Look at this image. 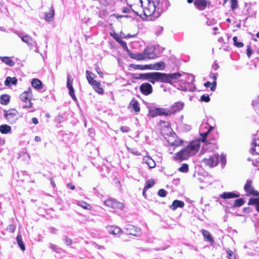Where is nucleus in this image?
<instances>
[{
    "mask_svg": "<svg viewBox=\"0 0 259 259\" xmlns=\"http://www.w3.org/2000/svg\"><path fill=\"white\" fill-rule=\"evenodd\" d=\"M8 230L10 232H12V233L14 232L15 231V226L14 225H10L9 226V228H8Z\"/></svg>",
    "mask_w": 259,
    "mask_h": 259,
    "instance_id": "nucleus-60",
    "label": "nucleus"
},
{
    "mask_svg": "<svg viewBox=\"0 0 259 259\" xmlns=\"http://www.w3.org/2000/svg\"><path fill=\"white\" fill-rule=\"evenodd\" d=\"M107 229L109 234L115 236H119L122 233L121 229L117 226H108Z\"/></svg>",
    "mask_w": 259,
    "mask_h": 259,
    "instance_id": "nucleus-17",
    "label": "nucleus"
},
{
    "mask_svg": "<svg viewBox=\"0 0 259 259\" xmlns=\"http://www.w3.org/2000/svg\"><path fill=\"white\" fill-rule=\"evenodd\" d=\"M54 16V9L53 6H52L50 8V12L45 13L46 20L48 22L51 21L53 19Z\"/></svg>",
    "mask_w": 259,
    "mask_h": 259,
    "instance_id": "nucleus-29",
    "label": "nucleus"
},
{
    "mask_svg": "<svg viewBox=\"0 0 259 259\" xmlns=\"http://www.w3.org/2000/svg\"><path fill=\"white\" fill-rule=\"evenodd\" d=\"M251 145L252 146L250 150V153L252 155L255 154L259 155V138L254 139Z\"/></svg>",
    "mask_w": 259,
    "mask_h": 259,
    "instance_id": "nucleus-16",
    "label": "nucleus"
},
{
    "mask_svg": "<svg viewBox=\"0 0 259 259\" xmlns=\"http://www.w3.org/2000/svg\"><path fill=\"white\" fill-rule=\"evenodd\" d=\"M67 187L71 190H74L75 189V186L71 183L67 184Z\"/></svg>",
    "mask_w": 259,
    "mask_h": 259,
    "instance_id": "nucleus-64",
    "label": "nucleus"
},
{
    "mask_svg": "<svg viewBox=\"0 0 259 259\" xmlns=\"http://www.w3.org/2000/svg\"><path fill=\"white\" fill-rule=\"evenodd\" d=\"M189 167L188 165L186 163H184L179 168V170L182 172H186L188 171Z\"/></svg>",
    "mask_w": 259,
    "mask_h": 259,
    "instance_id": "nucleus-44",
    "label": "nucleus"
},
{
    "mask_svg": "<svg viewBox=\"0 0 259 259\" xmlns=\"http://www.w3.org/2000/svg\"><path fill=\"white\" fill-rule=\"evenodd\" d=\"M135 78L147 80L152 84H154L156 82H158L155 72L140 73L139 74V76L136 77Z\"/></svg>",
    "mask_w": 259,
    "mask_h": 259,
    "instance_id": "nucleus-7",
    "label": "nucleus"
},
{
    "mask_svg": "<svg viewBox=\"0 0 259 259\" xmlns=\"http://www.w3.org/2000/svg\"><path fill=\"white\" fill-rule=\"evenodd\" d=\"M73 79L71 78V76L70 74H67V88L69 90V94L75 102H77V99L76 98L74 93V90L72 86Z\"/></svg>",
    "mask_w": 259,
    "mask_h": 259,
    "instance_id": "nucleus-11",
    "label": "nucleus"
},
{
    "mask_svg": "<svg viewBox=\"0 0 259 259\" xmlns=\"http://www.w3.org/2000/svg\"><path fill=\"white\" fill-rule=\"evenodd\" d=\"M130 106L136 112H139L140 110V107L138 102L136 100H132L130 104Z\"/></svg>",
    "mask_w": 259,
    "mask_h": 259,
    "instance_id": "nucleus-31",
    "label": "nucleus"
},
{
    "mask_svg": "<svg viewBox=\"0 0 259 259\" xmlns=\"http://www.w3.org/2000/svg\"><path fill=\"white\" fill-rule=\"evenodd\" d=\"M120 45L122 47L124 50L126 51L127 52L129 51L128 47L126 45V43L125 41L122 40V39L119 42Z\"/></svg>",
    "mask_w": 259,
    "mask_h": 259,
    "instance_id": "nucleus-50",
    "label": "nucleus"
},
{
    "mask_svg": "<svg viewBox=\"0 0 259 259\" xmlns=\"http://www.w3.org/2000/svg\"><path fill=\"white\" fill-rule=\"evenodd\" d=\"M17 83V79L16 77L8 76L5 81V85L7 87H11L12 85H16Z\"/></svg>",
    "mask_w": 259,
    "mask_h": 259,
    "instance_id": "nucleus-25",
    "label": "nucleus"
},
{
    "mask_svg": "<svg viewBox=\"0 0 259 259\" xmlns=\"http://www.w3.org/2000/svg\"><path fill=\"white\" fill-rule=\"evenodd\" d=\"M240 195L239 193H236L232 192H224L220 195V197L225 199L237 198Z\"/></svg>",
    "mask_w": 259,
    "mask_h": 259,
    "instance_id": "nucleus-20",
    "label": "nucleus"
},
{
    "mask_svg": "<svg viewBox=\"0 0 259 259\" xmlns=\"http://www.w3.org/2000/svg\"><path fill=\"white\" fill-rule=\"evenodd\" d=\"M180 72H175L173 73H167V83L172 84L179 80V78L183 75H185Z\"/></svg>",
    "mask_w": 259,
    "mask_h": 259,
    "instance_id": "nucleus-13",
    "label": "nucleus"
},
{
    "mask_svg": "<svg viewBox=\"0 0 259 259\" xmlns=\"http://www.w3.org/2000/svg\"><path fill=\"white\" fill-rule=\"evenodd\" d=\"M194 4L198 10L202 11L205 9L207 2L205 0H195Z\"/></svg>",
    "mask_w": 259,
    "mask_h": 259,
    "instance_id": "nucleus-18",
    "label": "nucleus"
},
{
    "mask_svg": "<svg viewBox=\"0 0 259 259\" xmlns=\"http://www.w3.org/2000/svg\"><path fill=\"white\" fill-rule=\"evenodd\" d=\"M150 49L149 48H146L144 51V52L142 53L144 54V57L146 58H152L153 56L152 55L150 52H149Z\"/></svg>",
    "mask_w": 259,
    "mask_h": 259,
    "instance_id": "nucleus-42",
    "label": "nucleus"
},
{
    "mask_svg": "<svg viewBox=\"0 0 259 259\" xmlns=\"http://www.w3.org/2000/svg\"><path fill=\"white\" fill-rule=\"evenodd\" d=\"M85 73L87 79L90 84L91 85L94 83L95 81H96V80L94 79V77L95 76L94 73L89 70H87Z\"/></svg>",
    "mask_w": 259,
    "mask_h": 259,
    "instance_id": "nucleus-30",
    "label": "nucleus"
},
{
    "mask_svg": "<svg viewBox=\"0 0 259 259\" xmlns=\"http://www.w3.org/2000/svg\"><path fill=\"white\" fill-rule=\"evenodd\" d=\"M50 248H51L53 251H57V246H56V245H55V244H53L50 243Z\"/></svg>",
    "mask_w": 259,
    "mask_h": 259,
    "instance_id": "nucleus-59",
    "label": "nucleus"
},
{
    "mask_svg": "<svg viewBox=\"0 0 259 259\" xmlns=\"http://www.w3.org/2000/svg\"><path fill=\"white\" fill-rule=\"evenodd\" d=\"M202 235L205 239L209 242L213 241V238L211 237L210 233L206 230H203Z\"/></svg>",
    "mask_w": 259,
    "mask_h": 259,
    "instance_id": "nucleus-40",
    "label": "nucleus"
},
{
    "mask_svg": "<svg viewBox=\"0 0 259 259\" xmlns=\"http://www.w3.org/2000/svg\"><path fill=\"white\" fill-rule=\"evenodd\" d=\"M32 96V90L30 87L20 95V98L22 101L26 103L25 105L23 106V108H29L32 107V103L30 102Z\"/></svg>",
    "mask_w": 259,
    "mask_h": 259,
    "instance_id": "nucleus-5",
    "label": "nucleus"
},
{
    "mask_svg": "<svg viewBox=\"0 0 259 259\" xmlns=\"http://www.w3.org/2000/svg\"><path fill=\"white\" fill-rule=\"evenodd\" d=\"M167 194V191L163 189H160L158 192V195L162 197H165Z\"/></svg>",
    "mask_w": 259,
    "mask_h": 259,
    "instance_id": "nucleus-51",
    "label": "nucleus"
},
{
    "mask_svg": "<svg viewBox=\"0 0 259 259\" xmlns=\"http://www.w3.org/2000/svg\"><path fill=\"white\" fill-rule=\"evenodd\" d=\"M31 85L36 90L42 89L43 84L41 81L37 78H33L31 81Z\"/></svg>",
    "mask_w": 259,
    "mask_h": 259,
    "instance_id": "nucleus-23",
    "label": "nucleus"
},
{
    "mask_svg": "<svg viewBox=\"0 0 259 259\" xmlns=\"http://www.w3.org/2000/svg\"><path fill=\"white\" fill-rule=\"evenodd\" d=\"M63 241L67 245H70L72 243V240L67 236H64Z\"/></svg>",
    "mask_w": 259,
    "mask_h": 259,
    "instance_id": "nucleus-52",
    "label": "nucleus"
},
{
    "mask_svg": "<svg viewBox=\"0 0 259 259\" xmlns=\"http://www.w3.org/2000/svg\"><path fill=\"white\" fill-rule=\"evenodd\" d=\"M78 205L81 207L87 210H90L91 208V205L84 201L78 202Z\"/></svg>",
    "mask_w": 259,
    "mask_h": 259,
    "instance_id": "nucleus-41",
    "label": "nucleus"
},
{
    "mask_svg": "<svg viewBox=\"0 0 259 259\" xmlns=\"http://www.w3.org/2000/svg\"><path fill=\"white\" fill-rule=\"evenodd\" d=\"M185 103L182 101L174 103L169 108H167L168 116L174 114L181 111L184 107Z\"/></svg>",
    "mask_w": 259,
    "mask_h": 259,
    "instance_id": "nucleus-6",
    "label": "nucleus"
},
{
    "mask_svg": "<svg viewBox=\"0 0 259 259\" xmlns=\"http://www.w3.org/2000/svg\"><path fill=\"white\" fill-rule=\"evenodd\" d=\"M131 11H133L136 15H139L136 11L133 10L131 8L125 7L122 10V13H130Z\"/></svg>",
    "mask_w": 259,
    "mask_h": 259,
    "instance_id": "nucleus-45",
    "label": "nucleus"
},
{
    "mask_svg": "<svg viewBox=\"0 0 259 259\" xmlns=\"http://www.w3.org/2000/svg\"><path fill=\"white\" fill-rule=\"evenodd\" d=\"M251 54L252 50L251 49V47L249 46H248L246 50V54L248 58L250 57Z\"/></svg>",
    "mask_w": 259,
    "mask_h": 259,
    "instance_id": "nucleus-54",
    "label": "nucleus"
},
{
    "mask_svg": "<svg viewBox=\"0 0 259 259\" xmlns=\"http://www.w3.org/2000/svg\"><path fill=\"white\" fill-rule=\"evenodd\" d=\"M145 162L150 168H154L156 166L155 161L150 157H147L145 159Z\"/></svg>",
    "mask_w": 259,
    "mask_h": 259,
    "instance_id": "nucleus-39",
    "label": "nucleus"
},
{
    "mask_svg": "<svg viewBox=\"0 0 259 259\" xmlns=\"http://www.w3.org/2000/svg\"><path fill=\"white\" fill-rule=\"evenodd\" d=\"M213 127L212 126H209L208 129L206 132H204L203 133L200 132V135L201 137V141L202 142H206V138L208 136H210V132L213 129Z\"/></svg>",
    "mask_w": 259,
    "mask_h": 259,
    "instance_id": "nucleus-24",
    "label": "nucleus"
},
{
    "mask_svg": "<svg viewBox=\"0 0 259 259\" xmlns=\"http://www.w3.org/2000/svg\"><path fill=\"white\" fill-rule=\"evenodd\" d=\"M245 201L243 198L237 199L235 200L232 207H239L243 205Z\"/></svg>",
    "mask_w": 259,
    "mask_h": 259,
    "instance_id": "nucleus-38",
    "label": "nucleus"
},
{
    "mask_svg": "<svg viewBox=\"0 0 259 259\" xmlns=\"http://www.w3.org/2000/svg\"><path fill=\"white\" fill-rule=\"evenodd\" d=\"M244 190L246 193V195L257 196L259 195L258 192L256 191L252 186V181L251 180H247L244 186Z\"/></svg>",
    "mask_w": 259,
    "mask_h": 259,
    "instance_id": "nucleus-8",
    "label": "nucleus"
},
{
    "mask_svg": "<svg viewBox=\"0 0 259 259\" xmlns=\"http://www.w3.org/2000/svg\"><path fill=\"white\" fill-rule=\"evenodd\" d=\"M120 130L123 132V133H127L129 131V127L126 126H122L121 127H120Z\"/></svg>",
    "mask_w": 259,
    "mask_h": 259,
    "instance_id": "nucleus-56",
    "label": "nucleus"
},
{
    "mask_svg": "<svg viewBox=\"0 0 259 259\" xmlns=\"http://www.w3.org/2000/svg\"><path fill=\"white\" fill-rule=\"evenodd\" d=\"M218 76V74L217 73H213L211 72L210 73V77L212 78L213 80V82H212V86L210 87V90L212 92L215 91L216 89V86H217V79Z\"/></svg>",
    "mask_w": 259,
    "mask_h": 259,
    "instance_id": "nucleus-27",
    "label": "nucleus"
},
{
    "mask_svg": "<svg viewBox=\"0 0 259 259\" xmlns=\"http://www.w3.org/2000/svg\"><path fill=\"white\" fill-rule=\"evenodd\" d=\"M94 90L99 94H103L104 90L101 87V83L100 82L97 81H95L94 83L91 84Z\"/></svg>",
    "mask_w": 259,
    "mask_h": 259,
    "instance_id": "nucleus-26",
    "label": "nucleus"
},
{
    "mask_svg": "<svg viewBox=\"0 0 259 259\" xmlns=\"http://www.w3.org/2000/svg\"><path fill=\"white\" fill-rule=\"evenodd\" d=\"M126 233L135 236H139L141 234V229L132 225L127 224L125 226Z\"/></svg>",
    "mask_w": 259,
    "mask_h": 259,
    "instance_id": "nucleus-12",
    "label": "nucleus"
},
{
    "mask_svg": "<svg viewBox=\"0 0 259 259\" xmlns=\"http://www.w3.org/2000/svg\"><path fill=\"white\" fill-rule=\"evenodd\" d=\"M155 72L158 82L167 83V73L159 72Z\"/></svg>",
    "mask_w": 259,
    "mask_h": 259,
    "instance_id": "nucleus-22",
    "label": "nucleus"
},
{
    "mask_svg": "<svg viewBox=\"0 0 259 259\" xmlns=\"http://www.w3.org/2000/svg\"><path fill=\"white\" fill-rule=\"evenodd\" d=\"M16 241L21 249L22 251H24L25 250V246L23 241L22 236L21 235H17L16 238Z\"/></svg>",
    "mask_w": 259,
    "mask_h": 259,
    "instance_id": "nucleus-36",
    "label": "nucleus"
},
{
    "mask_svg": "<svg viewBox=\"0 0 259 259\" xmlns=\"http://www.w3.org/2000/svg\"><path fill=\"white\" fill-rule=\"evenodd\" d=\"M10 102V96L8 95H3L0 97V103L3 105H7Z\"/></svg>",
    "mask_w": 259,
    "mask_h": 259,
    "instance_id": "nucleus-37",
    "label": "nucleus"
},
{
    "mask_svg": "<svg viewBox=\"0 0 259 259\" xmlns=\"http://www.w3.org/2000/svg\"><path fill=\"white\" fill-rule=\"evenodd\" d=\"M210 100V97L207 94H204L201 96L200 101L201 102H208Z\"/></svg>",
    "mask_w": 259,
    "mask_h": 259,
    "instance_id": "nucleus-46",
    "label": "nucleus"
},
{
    "mask_svg": "<svg viewBox=\"0 0 259 259\" xmlns=\"http://www.w3.org/2000/svg\"><path fill=\"white\" fill-rule=\"evenodd\" d=\"M0 59L3 63L9 66H13L15 62L9 57H0Z\"/></svg>",
    "mask_w": 259,
    "mask_h": 259,
    "instance_id": "nucleus-32",
    "label": "nucleus"
},
{
    "mask_svg": "<svg viewBox=\"0 0 259 259\" xmlns=\"http://www.w3.org/2000/svg\"><path fill=\"white\" fill-rule=\"evenodd\" d=\"M154 185V182L153 180H148L146 182V185L144 187L145 189H149Z\"/></svg>",
    "mask_w": 259,
    "mask_h": 259,
    "instance_id": "nucleus-47",
    "label": "nucleus"
},
{
    "mask_svg": "<svg viewBox=\"0 0 259 259\" xmlns=\"http://www.w3.org/2000/svg\"><path fill=\"white\" fill-rule=\"evenodd\" d=\"M140 91L143 95L148 96L152 93L153 89L150 83L145 82L140 86Z\"/></svg>",
    "mask_w": 259,
    "mask_h": 259,
    "instance_id": "nucleus-14",
    "label": "nucleus"
},
{
    "mask_svg": "<svg viewBox=\"0 0 259 259\" xmlns=\"http://www.w3.org/2000/svg\"><path fill=\"white\" fill-rule=\"evenodd\" d=\"M11 127L7 124H2L0 126V132L3 134H7L11 132Z\"/></svg>",
    "mask_w": 259,
    "mask_h": 259,
    "instance_id": "nucleus-35",
    "label": "nucleus"
},
{
    "mask_svg": "<svg viewBox=\"0 0 259 259\" xmlns=\"http://www.w3.org/2000/svg\"><path fill=\"white\" fill-rule=\"evenodd\" d=\"M130 57L134 59H136L138 60H142L145 59V57H144V54L142 53H131L129 54Z\"/></svg>",
    "mask_w": 259,
    "mask_h": 259,
    "instance_id": "nucleus-33",
    "label": "nucleus"
},
{
    "mask_svg": "<svg viewBox=\"0 0 259 259\" xmlns=\"http://www.w3.org/2000/svg\"><path fill=\"white\" fill-rule=\"evenodd\" d=\"M104 203L106 206L114 209L118 208L122 210L124 207L123 203L117 201L114 199H108L105 200Z\"/></svg>",
    "mask_w": 259,
    "mask_h": 259,
    "instance_id": "nucleus-10",
    "label": "nucleus"
},
{
    "mask_svg": "<svg viewBox=\"0 0 259 259\" xmlns=\"http://www.w3.org/2000/svg\"><path fill=\"white\" fill-rule=\"evenodd\" d=\"M149 114L151 117L157 116H168L167 108H154L149 110Z\"/></svg>",
    "mask_w": 259,
    "mask_h": 259,
    "instance_id": "nucleus-9",
    "label": "nucleus"
},
{
    "mask_svg": "<svg viewBox=\"0 0 259 259\" xmlns=\"http://www.w3.org/2000/svg\"><path fill=\"white\" fill-rule=\"evenodd\" d=\"M231 7L233 11H234L238 7L237 0H231Z\"/></svg>",
    "mask_w": 259,
    "mask_h": 259,
    "instance_id": "nucleus-48",
    "label": "nucleus"
},
{
    "mask_svg": "<svg viewBox=\"0 0 259 259\" xmlns=\"http://www.w3.org/2000/svg\"><path fill=\"white\" fill-rule=\"evenodd\" d=\"M252 106L256 112L259 113V95L252 100Z\"/></svg>",
    "mask_w": 259,
    "mask_h": 259,
    "instance_id": "nucleus-34",
    "label": "nucleus"
},
{
    "mask_svg": "<svg viewBox=\"0 0 259 259\" xmlns=\"http://www.w3.org/2000/svg\"><path fill=\"white\" fill-rule=\"evenodd\" d=\"M201 162L209 167L216 166L219 162H220L221 166L223 168L226 163V156L222 154L220 156L218 154H213L208 157L203 158Z\"/></svg>",
    "mask_w": 259,
    "mask_h": 259,
    "instance_id": "nucleus-3",
    "label": "nucleus"
},
{
    "mask_svg": "<svg viewBox=\"0 0 259 259\" xmlns=\"http://www.w3.org/2000/svg\"><path fill=\"white\" fill-rule=\"evenodd\" d=\"M165 65L163 62H157L153 64H149V69L162 70L164 69Z\"/></svg>",
    "mask_w": 259,
    "mask_h": 259,
    "instance_id": "nucleus-19",
    "label": "nucleus"
},
{
    "mask_svg": "<svg viewBox=\"0 0 259 259\" xmlns=\"http://www.w3.org/2000/svg\"><path fill=\"white\" fill-rule=\"evenodd\" d=\"M168 246H169L168 245H167V246H164L161 247V248H155V250L156 251H158V250H165L166 248H167L168 247Z\"/></svg>",
    "mask_w": 259,
    "mask_h": 259,
    "instance_id": "nucleus-62",
    "label": "nucleus"
},
{
    "mask_svg": "<svg viewBox=\"0 0 259 259\" xmlns=\"http://www.w3.org/2000/svg\"><path fill=\"white\" fill-rule=\"evenodd\" d=\"M185 203L183 201L179 200H175L173 202L170 208L172 210H176L177 208H182L184 207Z\"/></svg>",
    "mask_w": 259,
    "mask_h": 259,
    "instance_id": "nucleus-21",
    "label": "nucleus"
},
{
    "mask_svg": "<svg viewBox=\"0 0 259 259\" xmlns=\"http://www.w3.org/2000/svg\"><path fill=\"white\" fill-rule=\"evenodd\" d=\"M248 205H255L256 210L259 212V198H250L248 202Z\"/></svg>",
    "mask_w": 259,
    "mask_h": 259,
    "instance_id": "nucleus-28",
    "label": "nucleus"
},
{
    "mask_svg": "<svg viewBox=\"0 0 259 259\" xmlns=\"http://www.w3.org/2000/svg\"><path fill=\"white\" fill-rule=\"evenodd\" d=\"M238 38L237 36H234L233 38V40L234 42V45L238 48H242L243 47V43L242 42H238L237 41Z\"/></svg>",
    "mask_w": 259,
    "mask_h": 259,
    "instance_id": "nucleus-43",
    "label": "nucleus"
},
{
    "mask_svg": "<svg viewBox=\"0 0 259 259\" xmlns=\"http://www.w3.org/2000/svg\"><path fill=\"white\" fill-rule=\"evenodd\" d=\"M163 123L164 124V126L167 128V131H170L171 130V127L170 126L169 123L166 121H163Z\"/></svg>",
    "mask_w": 259,
    "mask_h": 259,
    "instance_id": "nucleus-58",
    "label": "nucleus"
},
{
    "mask_svg": "<svg viewBox=\"0 0 259 259\" xmlns=\"http://www.w3.org/2000/svg\"><path fill=\"white\" fill-rule=\"evenodd\" d=\"M95 70L100 77H103V73L100 70V68L98 66L96 67Z\"/></svg>",
    "mask_w": 259,
    "mask_h": 259,
    "instance_id": "nucleus-55",
    "label": "nucleus"
},
{
    "mask_svg": "<svg viewBox=\"0 0 259 259\" xmlns=\"http://www.w3.org/2000/svg\"><path fill=\"white\" fill-rule=\"evenodd\" d=\"M19 36L21 37L22 40L24 42L27 44L30 49H32L33 47V46H36V42L33 40L32 38L28 35H25L24 36H21L19 35Z\"/></svg>",
    "mask_w": 259,
    "mask_h": 259,
    "instance_id": "nucleus-15",
    "label": "nucleus"
},
{
    "mask_svg": "<svg viewBox=\"0 0 259 259\" xmlns=\"http://www.w3.org/2000/svg\"><path fill=\"white\" fill-rule=\"evenodd\" d=\"M200 148L199 141L191 142L186 147L176 153L174 158L178 160H184L194 155Z\"/></svg>",
    "mask_w": 259,
    "mask_h": 259,
    "instance_id": "nucleus-2",
    "label": "nucleus"
},
{
    "mask_svg": "<svg viewBox=\"0 0 259 259\" xmlns=\"http://www.w3.org/2000/svg\"><path fill=\"white\" fill-rule=\"evenodd\" d=\"M227 253L229 259H236L235 255H234L233 251L230 249L227 250Z\"/></svg>",
    "mask_w": 259,
    "mask_h": 259,
    "instance_id": "nucleus-53",
    "label": "nucleus"
},
{
    "mask_svg": "<svg viewBox=\"0 0 259 259\" xmlns=\"http://www.w3.org/2000/svg\"><path fill=\"white\" fill-rule=\"evenodd\" d=\"M204 85L206 88H209L211 85L212 86V83H211L209 81H206V82L204 83Z\"/></svg>",
    "mask_w": 259,
    "mask_h": 259,
    "instance_id": "nucleus-63",
    "label": "nucleus"
},
{
    "mask_svg": "<svg viewBox=\"0 0 259 259\" xmlns=\"http://www.w3.org/2000/svg\"><path fill=\"white\" fill-rule=\"evenodd\" d=\"M145 16L159 17L166 11L170 4L168 0H140Z\"/></svg>",
    "mask_w": 259,
    "mask_h": 259,
    "instance_id": "nucleus-1",
    "label": "nucleus"
},
{
    "mask_svg": "<svg viewBox=\"0 0 259 259\" xmlns=\"http://www.w3.org/2000/svg\"><path fill=\"white\" fill-rule=\"evenodd\" d=\"M4 116L10 124H13L19 119L20 116L18 111L15 109L4 110Z\"/></svg>",
    "mask_w": 259,
    "mask_h": 259,
    "instance_id": "nucleus-4",
    "label": "nucleus"
},
{
    "mask_svg": "<svg viewBox=\"0 0 259 259\" xmlns=\"http://www.w3.org/2000/svg\"><path fill=\"white\" fill-rule=\"evenodd\" d=\"M49 231L52 234H56L57 230L54 227H50L49 228Z\"/></svg>",
    "mask_w": 259,
    "mask_h": 259,
    "instance_id": "nucleus-61",
    "label": "nucleus"
},
{
    "mask_svg": "<svg viewBox=\"0 0 259 259\" xmlns=\"http://www.w3.org/2000/svg\"><path fill=\"white\" fill-rule=\"evenodd\" d=\"M149 65H137L135 67L136 69H138L139 70H145V69H149Z\"/></svg>",
    "mask_w": 259,
    "mask_h": 259,
    "instance_id": "nucleus-49",
    "label": "nucleus"
},
{
    "mask_svg": "<svg viewBox=\"0 0 259 259\" xmlns=\"http://www.w3.org/2000/svg\"><path fill=\"white\" fill-rule=\"evenodd\" d=\"M219 68V64L215 61L212 65V68L214 70H217Z\"/></svg>",
    "mask_w": 259,
    "mask_h": 259,
    "instance_id": "nucleus-57",
    "label": "nucleus"
}]
</instances>
